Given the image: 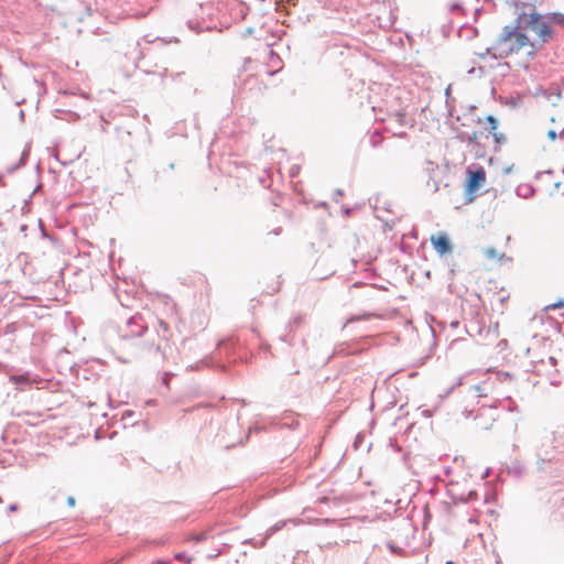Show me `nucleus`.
Listing matches in <instances>:
<instances>
[{
	"mask_svg": "<svg viewBox=\"0 0 564 564\" xmlns=\"http://www.w3.org/2000/svg\"><path fill=\"white\" fill-rule=\"evenodd\" d=\"M553 30L547 21L536 11L519 14L514 25L503 28L489 51L495 57L507 58L520 51H525L527 59L520 64L529 68V62L552 39Z\"/></svg>",
	"mask_w": 564,
	"mask_h": 564,
	"instance_id": "obj_1",
	"label": "nucleus"
},
{
	"mask_svg": "<svg viewBox=\"0 0 564 564\" xmlns=\"http://www.w3.org/2000/svg\"><path fill=\"white\" fill-rule=\"evenodd\" d=\"M487 174L482 166L476 170H467V177L465 181L464 192L469 202H473L477 192L486 184Z\"/></svg>",
	"mask_w": 564,
	"mask_h": 564,
	"instance_id": "obj_2",
	"label": "nucleus"
},
{
	"mask_svg": "<svg viewBox=\"0 0 564 564\" xmlns=\"http://www.w3.org/2000/svg\"><path fill=\"white\" fill-rule=\"evenodd\" d=\"M431 243L440 256L451 253L453 250L452 242L446 232H437L432 235Z\"/></svg>",
	"mask_w": 564,
	"mask_h": 564,
	"instance_id": "obj_3",
	"label": "nucleus"
},
{
	"mask_svg": "<svg viewBox=\"0 0 564 564\" xmlns=\"http://www.w3.org/2000/svg\"><path fill=\"white\" fill-rule=\"evenodd\" d=\"M484 121H486L488 123V130H489V133L494 137L495 139V142L497 144H501V143H505L507 138L506 135L502 133V132H499L497 129H498V121L495 117L492 116H487L486 118H477V122L480 124L482 123Z\"/></svg>",
	"mask_w": 564,
	"mask_h": 564,
	"instance_id": "obj_4",
	"label": "nucleus"
},
{
	"mask_svg": "<svg viewBox=\"0 0 564 564\" xmlns=\"http://www.w3.org/2000/svg\"><path fill=\"white\" fill-rule=\"evenodd\" d=\"M482 137V132L474 131L471 133H467L463 135V140L469 142V143H477L479 139Z\"/></svg>",
	"mask_w": 564,
	"mask_h": 564,
	"instance_id": "obj_5",
	"label": "nucleus"
},
{
	"mask_svg": "<svg viewBox=\"0 0 564 564\" xmlns=\"http://www.w3.org/2000/svg\"><path fill=\"white\" fill-rule=\"evenodd\" d=\"M485 254L490 258V259H498V260H501L502 258H505V254L503 253H499L497 252L494 248H488L485 250Z\"/></svg>",
	"mask_w": 564,
	"mask_h": 564,
	"instance_id": "obj_6",
	"label": "nucleus"
},
{
	"mask_svg": "<svg viewBox=\"0 0 564 564\" xmlns=\"http://www.w3.org/2000/svg\"><path fill=\"white\" fill-rule=\"evenodd\" d=\"M549 307L553 308V310L564 307V299L563 300H558L557 302L551 304Z\"/></svg>",
	"mask_w": 564,
	"mask_h": 564,
	"instance_id": "obj_7",
	"label": "nucleus"
},
{
	"mask_svg": "<svg viewBox=\"0 0 564 564\" xmlns=\"http://www.w3.org/2000/svg\"><path fill=\"white\" fill-rule=\"evenodd\" d=\"M11 380L14 381V382H23L24 381V377H22V376L21 377H12Z\"/></svg>",
	"mask_w": 564,
	"mask_h": 564,
	"instance_id": "obj_8",
	"label": "nucleus"
},
{
	"mask_svg": "<svg viewBox=\"0 0 564 564\" xmlns=\"http://www.w3.org/2000/svg\"><path fill=\"white\" fill-rule=\"evenodd\" d=\"M67 501H68L69 506H74L75 505V499L73 497H69Z\"/></svg>",
	"mask_w": 564,
	"mask_h": 564,
	"instance_id": "obj_9",
	"label": "nucleus"
}]
</instances>
